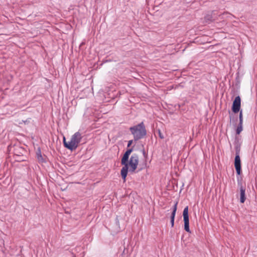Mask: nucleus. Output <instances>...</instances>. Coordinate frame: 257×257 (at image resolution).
Returning a JSON list of instances; mask_svg holds the SVG:
<instances>
[{
	"label": "nucleus",
	"instance_id": "obj_22",
	"mask_svg": "<svg viewBox=\"0 0 257 257\" xmlns=\"http://www.w3.org/2000/svg\"><path fill=\"white\" fill-rule=\"evenodd\" d=\"M134 141V139L128 141V143H127V147L130 148L131 146V145H132Z\"/></svg>",
	"mask_w": 257,
	"mask_h": 257
},
{
	"label": "nucleus",
	"instance_id": "obj_8",
	"mask_svg": "<svg viewBox=\"0 0 257 257\" xmlns=\"http://www.w3.org/2000/svg\"><path fill=\"white\" fill-rule=\"evenodd\" d=\"M126 163V162L125 161L121 160V164L123 167L121 169L120 175L124 181L126 180L129 169V167L127 166Z\"/></svg>",
	"mask_w": 257,
	"mask_h": 257
},
{
	"label": "nucleus",
	"instance_id": "obj_7",
	"mask_svg": "<svg viewBox=\"0 0 257 257\" xmlns=\"http://www.w3.org/2000/svg\"><path fill=\"white\" fill-rule=\"evenodd\" d=\"M241 109V98L238 95L236 96L233 101L231 110L234 113H237Z\"/></svg>",
	"mask_w": 257,
	"mask_h": 257
},
{
	"label": "nucleus",
	"instance_id": "obj_2",
	"mask_svg": "<svg viewBox=\"0 0 257 257\" xmlns=\"http://www.w3.org/2000/svg\"><path fill=\"white\" fill-rule=\"evenodd\" d=\"M81 139V135L78 132L73 135L70 140L68 142H66V138L64 137L63 139L64 146L67 149L73 151L78 147Z\"/></svg>",
	"mask_w": 257,
	"mask_h": 257
},
{
	"label": "nucleus",
	"instance_id": "obj_5",
	"mask_svg": "<svg viewBox=\"0 0 257 257\" xmlns=\"http://www.w3.org/2000/svg\"><path fill=\"white\" fill-rule=\"evenodd\" d=\"M125 161L126 162L127 166L128 167H130V171L134 172L139 164V156L137 154H133L130 159H127Z\"/></svg>",
	"mask_w": 257,
	"mask_h": 257
},
{
	"label": "nucleus",
	"instance_id": "obj_19",
	"mask_svg": "<svg viewBox=\"0 0 257 257\" xmlns=\"http://www.w3.org/2000/svg\"><path fill=\"white\" fill-rule=\"evenodd\" d=\"M41 155H42L41 149L40 147H38L36 150V157H37L38 156H40Z\"/></svg>",
	"mask_w": 257,
	"mask_h": 257
},
{
	"label": "nucleus",
	"instance_id": "obj_26",
	"mask_svg": "<svg viewBox=\"0 0 257 257\" xmlns=\"http://www.w3.org/2000/svg\"><path fill=\"white\" fill-rule=\"evenodd\" d=\"M24 122L25 123H27V120H26V121H24Z\"/></svg>",
	"mask_w": 257,
	"mask_h": 257
},
{
	"label": "nucleus",
	"instance_id": "obj_21",
	"mask_svg": "<svg viewBox=\"0 0 257 257\" xmlns=\"http://www.w3.org/2000/svg\"><path fill=\"white\" fill-rule=\"evenodd\" d=\"M115 224L118 227H119V219H118V216H116V218H115Z\"/></svg>",
	"mask_w": 257,
	"mask_h": 257
},
{
	"label": "nucleus",
	"instance_id": "obj_4",
	"mask_svg": "<svg viewBox=\"0 0 257 257\" xmlns=\"http://www.w3.org/2000/svg\"><path fill=\"white\" fill-rule=\"evenodd\" d=\"M241 145L234 146L235 156L234 158V167L236 170V175H241L242 173L241 160L240 158Z\"/></svg>",
	"mask_w": 257,
	"mask_h": 257
},
{
	"label": "nucleus",
	"instance_id": "obj_20",
	"mask_svg": "<svg viewBox=\"0 0 257 257\" xmlns=\"http://www.w3.org/2000/svg\"><path fill=\"white\" fill-rule=\"evenodd\" d=\"M141 152L142 153L145 159H146L148 157V154L146 152L145 149H143L141 150Z\"/></svg>",
	"mask_w": 257,
	"mask_h": 257
},
{
	"label": "nucleus",
	"instance_id": "obj_1",
	"mask_svg": "<svg viewBox=\"0 0 257 257\" xmlns=\"http://www.w3.org/2000/svg\"><path fill=\"white\" fill-rule=\"evenodd\" d=\"M129 130L134 137L135 142L144 138L147 135V130L143 122L130 127Z\"/></svg>",
	"mask_w": 257,
	"mask_h": 257
},
{
	"label": "nucleus",
	"instance_id": "obj_23",
	"mask_svg": "<svg viewBox=\"0 0 257 257\" xmlns=\"http://www.w3.org/2000/svg\"><path fill=\"white\" fill-rule=\"evenodd\" d=\"M158 134L160 139H163L164 138V135L161 133L160 130H158Z\"/></svg>",
	"mask_w": 257,
	"mask_h": 257
},
{
	"label": "nucleus",
	"instance_id": "obj_18",
	"mask_svg": "<svg viewBox=\"0 0 257 257\" xmlns=\"http://www.w3.org/2000/svg\"><path fill=\"white\" fill-rule=\"evenodd\" d=\"M233 144H234V146H238V145H241V144L239 142V139L238 137H235L234 141Z\"/></svg>",
	"mask_w": 257,
	"mask_h": 257
},
{
	"label": "nucleus",
	"instance_id": "obj_11",
	"mask_svg": "<svg viewBox=\"0 0 257 257\" xmlns=\"http://www.w3.org/2000/svg\"><path fill=\"white\" fill-rule=\"evenodd\" d=\"M184 223L189 222V216L188 213V206H186L183 211Z\"/></svg>",
	"mask_w": 257,
	"mask_h": 257
},
{
	"label": "nucleus",
	"instance_id": "obj_10",
	"mask_svg": "<svg viewBox=\"0 0 257 257\" xmlns=\"http://www.w3.org/2000/svg\"><path fill=\"white\" fill-rule=\"evenodd\" d=\"M25 150L22 147H16L14 149V155L16 157H21L24 155Z\"/></svg>",
	"mask_w": 257,
	"mask_h": 257
},
{
	"label": "nucleus",
	"instance_id": "obj_12",
	"mask_svg": "<svg viewBox=\"0 0 257 257\" xmlns=\"http://www.w3.org/2000/svg\"><path fill=\"white\" fill-rule=\"evenodd\" d=\"M134 146L133 147L127 149V150L124 153V154L121 158V160L126 161L127 159H129V157H130L131 154L134 151Z\"/></svg>",
	"mask_w": 257,
	"mask_h": 257
},
{
	"label": "nucleus",
	"instance_id": "obj_17",
	"mask_svg": "<svg viewBox=\"0 0 257 257\" xmlns=\"http://www.w3.org/2000/svg\"><path fill=\"white\" fill-rule=\"evenodd\" d=\"M239 122L243 123V112L242 110L240 109L239 110Z\"/></svg>",
	"mask_w": 257,
	"mask_h": 257
},
{
	"label": "nucleus",
	"instance_id": "obj_6",
	"mask_svg": "<svg viewBox=\"0 0 257 257\" xmlns=\"http://www.w3.org/2000/svg\"><path fill=\"white\" fill-rule=\"evenodd\" d=\"M236 179L237 185L239 187L240 190V202L241 203H243L246 200L245 187L242 185V183L241 182L242 178L240 175L238 176L237 175Z\"/></svg>",
	"mask_w": 257,
	"mask_h": 257
},
{
	"label": "nucleus",
	"instance_id": "obj_9",
	"mask_svg": "<svg viewBox=\"0 0 257 257\" xmlns=\"http://www.w3.org/2000/svg\"><path fill=\"white\" fill-rule=\"evenodd\" d=\"M178 202L176 201L173 206L172 211L170 216V223L171 227H173L174 226L175 217L177 209Z\"/></svg>",
	"mask_w": 257,
	"mask_h": 257
},
{
	"label": "nucleus",
	"instance_id": "obj_14",
	"mask_svg": "<svg viewBox=\"0 0 257 257\" xmlns=\"http://www.w3.org/2000/svg\"><path fill=\"white\" fill-rule=\"evenodd\" d=\"M242 125L243 123L239 122V123L238 124L237 128H236L235 130V133L236 135H239L240 133L242 132L243 129Z\"/></svg>",
	"mask_w": 257,
	"mask_h": 257
},
{
	"label": "nucleus",
	"instance_id": "obj_3",
	"mask_svg": "<svg viewBox=\"0 0 257 257\" xmlns=\"http://www.w3.org/2000/svg\"><path fill=\"white\" fill-rule=\"evenodd\" d=\"M229 15L230 14L227 12H224L222 14H218L216 11L209 12L206 14L204 17L203 23L209 24L216 21L218 17H220L221 19H224L225 18L224 16L228 17Z\"/></svg>",
	"mask_w": 257,
	"mask_h": 257
},
{
	"label": "nucleus",
	"instance_id": "obj_16",
	"mask_svg": "<svg viewBox=\"0 0 257 257\" xmlns=\"http://www.w3.org/2000/svg\"><path fill=\"white\" fill-rule=\"evenodd\" d=\"M184 230L188 233L191 232L189 228V222L184 223Z\"/></svg>",
	"mask_w": 257,
	"mask_h": 257
},
{
	"label": "nucleus",
	"instance_id": "obj_24",
	"mask_svg": "<svg viewBox=\"0 0 257 257\" xmlns=\"http://www.w3.org/2000/svg\"><path fill=\"white\" fill-rule=\"evenodd\" d=\"M23 160H24L23 159H22V160L20 159L19 160H18V161H19V162H21V161H22Z\"/></svg>",
	"mask_w": 257,
	"mask_h": 257
},
{
	"label": "nucleus",
	"instance_id": "obj_13",
	"mask_svg": "<svg viewBox=\"0 0 257 257\" xmlns=\"http://www.w3.org/2000/svg\"><path fill=\"white\" fill-rule=\"evenodd\" d=\"M36 158L40 164L45 163L47 162V156L45 155L42 156V155H41L37 157Z\"/></svg>",
	"mask_w": 257,
	"mask_h": 257
},
{
	"label": "nucleus",
	"instance_id": "obj_25",
	"mask_svg": "<svg viewBox=\"0 0 257 257\" xmlns=\"http://www.w3.org/2000/svg\"><path fill=\"white\" fill-rule=\"evenodd\" d=\"M183 105V104H182V105L179 104V105H178V106H179V107H181V106H182Z\"/></svg>",
	"mask_w": 257,
	"mask_h": 257
},
{
	"label": "nucleus",
	"instance_id": "obj_15",
	"mask_svg": "<svg viewBox=\"0 0 257 257\" xmlns=\"http://www.w3.org/2000/svg\"><path fill=\"white\" fill-rule=\"evenodd\" d=\"M229 119H230V122L231 123L232 122L233 123H236V121L237 120V117H234L233 116L232 113H230V111L229 110Z\"/></svg>",
	"mask_w": 257,
	"mask_h": 257
}]
</instances>
